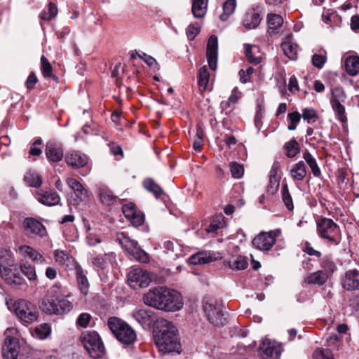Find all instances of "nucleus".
Here are the masks:
<instances>
[{
  "label": "nucleus",
  "mask_w": 359,
  "mask_h": 359,
  "mask_svg": "<svg viewBox=\"0 0 359 359\" xmlns=\"http://www.w3.org/2000/svg\"><path fill=\"white\" fill-rule=\"evenodd\" d=\"M143 302L146 305L166 311H176L183 307L181 294L175 290L163 287L149 290L144 295Z\"/></svg>",
  "instance_id": "obj_1"
},
{
  "label": "nucleus",
  "mask_w": 359,
  "mask_h": 359,
  "mask_svg": "<svg viewBox=\"0 0 359 359\" xmlns=\"http://www.w3.org/2000/svg\"><path fill=\"white\" fill-rule=\"evenodd\" d=\"M154 340L159 351L164 353H180L181 344L178 337V330L170 321L161 319L158 323Z\"/></svg>",
  "instance_id": "obj_2"
},
{
  "label": "nucleus",
  "mask_w": 359,
  "mask_h": 359,
  "mask_svg": "<svg viewBox=\"0 0 359 359\" xmlns=\"http://www.w3.org/2000/svg\"><path fill=\"white\" fill-rule=\"evenodd\" d=\"M69 294L62 292L57 285L53 286L48 295L43 297L39 304L40 309L49 315H63L69 312L73 304L67 299Z\"/></svg>",
  "instance_id": "obj_3"
},
{
  "label": "nucleus",
  "mask_w": 359,
  "mask_h": 359,
  "mask_svg": "<svg viewBox=\"0 0 359 359\" xmlns=\"http://www.w3.org/2000/svg\"><path fill=\"white\" fill-rule=\"evenodd\" d=\"M107 326L114 336L121 344L130 345L137 338L136 332L128 323L117 317H110L107 320Z\"/></svg>",
  "instance_id": "obj_4"
},
{
  "label": "nucleus",
  "mask_w": 359,
  "mask_h": 359,
  "mask_svg": "<svg viewBox=\"0 0 359 359\" xmlns=\"http://www.w3.org/2000/svg\"><path fill=\"white\" fill-rule=\"evenodd\" d=\"M81 341L89 355L95 359L102 358L105 348L100 334L95 331H88L81 336Z\"/></svg>",
  "instance_id": "obj_5"
},
{
  "label": "nucleus",
  "mask_w": 359,
  "mask_h": 359,
  "mask_svg": "<svg viewBox=\"0 0 359 359\" xmlns=\"http://www.w3.org/2000/svg\"><path fill=\"white\" fill-rule=\"evenodd\" d=\"M13 309L17 318L23 324L32 323L38 319V309L30 302L20 299L14 304Z\"/></svg>",
  "instance_id": "obj_6"
},
{
  "label": "nucleus",
  "mask_w": 359,
  "mask_h": 359,
  "mask_svg": "<svg viewBox=\"0 0 359 359\" xmlns=\"http://www.w3.org/2000/svg\"><path fill=\"white\" fill-rule=\"evenodd\" d=\"M317 231L321 238L330 243L338 245L340 243V230L339 226L331 219L322 218L317 223Z\"/></svg>",
  "instance_id": "obj_7"
},
{
  "label": "nucleus",
  "mask_w": 359,
  "mask_h": 359,
  "mask_svg": "<svg viewBox=\"0 0 359 359\" xmlns=\"http://www.w3.org/2000/svg\"><path fill=\"white\" fill-rule=\"evenodd\" d=\"M0 275L13 287H20L24 284V279L18 272V265L15 261L0 263Z\"/></svg>",
  "instance_id": "obj_8"
},
{
  "label": "nucleus",
  "mask_w": 359,
  "mask_h": 359,
  "mask_svg": "<svg viewBox=\"0 0 359 359\" xmlns=\"http://www.w3.org/2000/svg\"><path fill=\"white\" fill-rule=\"evenodd\" d=\"M346 100V95L341 88H335L332 90L330 104L337 118L342 123H346L347 121L345 107L343 105Z\"/></svg>",
  "instance_id": "obj_9"
},
{
  "label": "nucleus",
  "mask_w": 359,
  "mask_h": 359,
  "mask_svg": "<svg viewBox=\"0 0 359 359\" xmlns=\"http://www.w3.org/2000/svg\"><path fill=\"white\" fill-rule=\"evenodd\" d=\"M203 311L208 320L217 327L223 326L226 321L223 313V306L219 304L205 302Z\"/></svg>",
  "instance_id": "obj_10"
},
{
  "label": "nucleus",
  "mask_w": 359,
  "mask_h": 359,
  "mask_svg": "<svg viewBox=\"0 0 359 359\" xmlns=\"http://www.w3.org/2000/svg\"><path fill=\"white\" fill-rule=\"evenodd\" d=\"M118 240L122 247L124 248L129 254L133 255L135 259L142 263H146L149 261L147 254L141 249L136 241L123 234H122L121 238H118Z\"/></svg>",
  "instance_id": "obj_11"
},
{
  "label": "nucleus",
  "mask_w": 359,
  "mask_h": 359,
  "mask_svg": "<svg viewBox=\"0 0 359 359\" xmlns=\"http://www.w3.org/2000/svg\"><path fill=\"white\" fill-rule=\"evenodd\" d=\"M280 229L270 231L269 232H261L252 241V245L261 250H269L274 245L276 238L280 236Z\"/></svg>",
  "instance_id": "obj_12"
},
{
  "label": "nucleus",
  "mask_w": 359,
  "mask_h": 359,
  "mask_svg": "<svg viewBox=\"0 0 359 359\" xmlns=\"http://www.w3.org/2000/svg\"><path fill=\"white\" fill-rule=\"evenodd\" d=\"M128 282L134 289L144 288L149 286L151 278L146 271L137 267L132 269L128 273Z\"/></svg>",
  "instance_id": "obj_13"
},
{
  "label": "nucleus",
  "mask_w": 359,
  "mask_h": 359,
  "mask_svg": "<svg viewBox=\"0 0 359 359\" xmlns=\"http://www.w3.org/2000/svg\"><path fill=\"white\" fill-rule=\"evenodd\" d=\"M131 316L144 329H149L156 320L155 313L151 309H140L131 313Z\"/></svg>",
  "instance_id": "obj_14"
},
{
  "label": "nucleus",
  "mask_w": 359,
  "mask_h": 359,
  "mask_svg": "<svg viewBox=\"0 0 359 359\" xmlns=\"http://www.w3.org/2000/svg\"><path fill=\"white\" fill-rule=\"evenodd\" d=\"M280 346L275 341L264 340L259 347V355L262 359H279Z\"/></svg>",
  "instance_id": "obj_15"
},
{
  "label": "nucleus",
  "mask_w": 359,
  "mask_h": 359,
  "mask_svg": "<svg viewBox=\"0 0 359 359\" xmlns=\"http://www.w3.org/2000/svg\"><path fill=\"white\" fill-rule=\"evenodd\" d=\"M341 285L347 291L359 290V270H347L341 278Z\"/></svg>",
  "instance_id": "obj_16"
},
{
  "label": "nucleus",
  "mask_w": 359,
  "mask_h": 359,
  "mask_svg": "<svg viewBox=\"0 0 359 359\" xmlns=\"http://www.w3.org/2000/svg\"><path fill=\"white\" fill-rule=\"evenodd\" d=\"M206 57L210 68L212 70H215L218 57V41L217 37L215 35H212L208 39Z\"/></svg>",
  "instance_id": "obj_17"
},
{
  "label": "nucleus",
  "mask_w": 359,
  "mask_h": 359,
  "mask_svg": "<svg viewBox=\"0 0 359 359\" xmlns=\"http://www.w3.org/2000/svg\"><path fill=\"white\" fill-rule=\"evenodd\" d=\"M45 154L50 162L60 161L64 156L62 144L53 140L48 141L46 144Z\"/></svg>",
  "instance_id": "obj_18"
},
{
  "label": "nucleus",
  "mask_w": 359,
  "mask_h": 359,
  "mask_svg": "<svg viewBox=\"0 0 359 359\" xmlns=\"http://www.w3.org/2000/svg\"><path fill=\"white\" fill-rule=\"evenodd\" d=\"M20 344L18 339L6 337L2 350L4 359H17L19 353Z\"/></svg>",
  "instance_id": "obj_19"
},
{
  "label": "nucleus",
  "mask_w": 359,
  "mask_h": 359,
  "mask_svg": "<svg viewBox=\"0 0 359 359\" xmlns=\"http://www.w3.org/2000/svg\"><path fill=\"white\" fill-rule=\"evenodd\" d=\"M219 254L212 251H202L191 255L188 262L190 264H204L215 261L219 258Z\"/></svg>",
  "instance_id": "obj_20"
},
{
  "label": "nucleus",
  "mask_w": 359,
  "mask_h": 359,
  "mask_svg": "<svg viewBox=\"0 0 359 359\" xmlns=\"http://www.w3.org/2000/svg\"><path fill=\"white\" fill-rule=\"evenodd\" d=\"M262 20L260 11L252 8L248 10L243 18V25L247 29H255Z\"/></svg>",
  "instance_id": "obj_21"
},
{
  "label": "nucleus",
  "mask_w": 359,
  "mask_h": 359,
  "mask_svg": "<svg viewBox=\"0 0 359 359\" xmlns=\"http://www.w3.org/2000/svg\"><path fill=\"white\" fill-rule=\"evenodd\" d=\"M66 163L72 168H82L88 163V156L79 151H71L66 154Z\"/></svg>",
  "instance_id": "obj_22"
},
{
  "label": "nucleus",
  "mask_w": 359,
  "mask_h": 359,
  "mask_svg": "<svg viewBox=\"0 0 359 359\" xmlns=\"http://www.w3.org/2000/svg\"><path fill=\"white\" fill-rule=\"evenodd\" d=\"M24 227L27 233H32L43 236L46 231L44 226L39 221L33 218H27L24 221Z\"/></svg>",
  "instance_id": "obj_23"
},
{
  "label": "nucleus",
  "mask_w": 359,
  "mask_h": 359,
  "mask_svg": "<svg viewBox=\"0 0 359 359\" xmlns=\"http://www.w3.org/2000/svg\"><path fill=\"white\" fill-rule=\"evenodd\" d=\"M36 198L39 202L48 206L58 204L60 200L57 193L43 190L36 192Z\"/></svg>",
  "instance_id": "obj_24"
},
{
  "label": "nucleus",
  "mask_w": 359,
  "mask_h": 359,
  "mask_svg": "<svg viewBox=\"0 0 359 359\" xmlns=\"http://www.w3.org/2000/svg\"><path fill=\"white\" fill-rule=\"evenodd\" d=\"M224 263L231 269L236 271L244 270L248 266L245 257L241 255H232L228 259L224 260Z\"/></svg>",
  "instance_id": "obj_25"
},
{
  "label": "nucleus",
  "mask_w": 359,
  "mask_h": 359,
  "mask_svg": "<svg viewBox=\"0 0 359 359\" xmlns=\"http://www.w3.org/2000/svg\"><path fill=\"white\" fill-rule=\"evenodd\" d=\"M74 269L79 290L82 294L86 295L89 289V283L88 279L86 275L83 273V270L80 265L76 264Z\"/></svg>",
  "instance_id": "obj_26"
},
{
  "label": "nucleus",
  "mask_w": 359,
  "mask_h": 359,
  "mask_svg": "<svg viewBox=\"0 0 359 359\" xmlns=\"http://www.w3.org/2000/svg\"><path fill=\"white\" fill-rule=\"evenodd\" d=\"M163 248L174 259L183 256L182 246L177 241H165L163 242Z\"/></svg>",
  "instance_id": "obj_27"
},
{
  "label": "nucleus",
  "mask_w": 359,
  "mask_h": 359,
  "mask_svg": "<svg viewBox=\"0 0 359 359\" xmlns=\"http://www.w3.org/2000/svg\"><path fill=\"white\" fill-rule=\"evenodd\" d=\"M283 19L278 14H269L267 16L268 32L272 35L277 33V30L283 25Z\"/></svg>",
  "instance_id": "obj_28"
},
{
  "label": "nucleus",
  "mask_w": 359,
  "mask_h": 359,
  "mask_svg": "<svg viewBox=\"0 0 359 359\" xmlns=\"http://www.w3.org/2000/svg\"><path fill=\"white\" fill-rule=\"evenodd\" d=\"M328 278L329 277L327 276L326 272L318 270L306 277L304 281L308 284L323 285L327 282Z\"/></svg>",
  "instance_id": "obj_29"
},
{
  "label": "nucleus",
  "mask_w": 359,
  "mask_h": 359,
  "mask_svg": "<svg viewBox=\"0 0 359 359\" xmlns=\"http://www.w3.org/2000/svg\"><path fill=\"white\" fill-rule=\"evenodd\" d=\"M290 175L294 181H302L306 176L304 161H300L295 163L290 170Z\"/></svg>",
  "instance_id": "obj_30"
},
{
  "label": "nucleus",
  "mask_w": 359,
  "mask_h": 359,
  "mask_svg": "<svg viewBox=\"0 0 359 359\" xmlns=\"http://www.w3.org/2000/svg\"><path fill=\"white\" fill-rule=\"evenodd\" d=\"M208 0H192L191 11L197 18H203L206 13Z\"/></svg>",
  "instance_id": "obj_31"
},
{
  "label": "nucleus",
  "mask_w": 359,
  "mask_h": 359,
  "mask_svg": "<svg viewBox=\"0 0 359 359\" xmlns=\"http://www.w3.org/2000/svg\"><path fill=\"white\" fill-rule=\"evenodd\" d=\"M303 158L311 168L313 176L316 177H320L321 176V171L317 163L316 158L308 150H306L303 153Z\"/></svg>",
  "instance_id": "obj_32"
},
{
  "label": "nucleus",
  "mask_w": 359,
  "mask_h": 359,
  "mask_svg": "<svg viewBox=\"0 0 359 359\" xmlns=\"http://www.w3.org/2000/svg\"><path fill=\"white\" fill-rule=\"evenodd\" d=\"M281 48L284 54L290 60H294L297 58L298 46L296 43L288 39L282 42Z\"/></svg>",
  "instance_id": "obj_33"
},
{
  "label": "nucleus",
  "mask_w": 359,
  "mask_h": 359,
  "mask_svg": "<svg viewBox=\"0 0 359 359\" xmlns=\"http://www.w3.org/2000/svg\"><path fill=\"white\" fill-rule=\"evenodd\" d=\"M98 194L101 203L106 205H111L117 200V196H115L111 190L106 187L99 188Z\"/></svg>",
  "instance_id": "obj_34"
},
{
  "label": "nucleus",
  "mask_w": 359,
  "mask_h": 359,
  "mask_svg": "<svg viewBox=\"0 0 359 359\" xmlns=\"http://www.w3.org/2000/svg\"><path fill=\"white\" fill-rule=\"evenodd\" d=\"M54 258L56 262L59 263L60 265L66 266L67 267H69L71 264L75 266L76 264L74 263L73 257L70 256L69 253L63 250H55Z\"/></svg>",
  "instance_id": "obj_35"
},
{
  "label": "nucleus",
  "mask_w": 359,
  "mask_h": 359,
  "mask_svg": "<svg viewBox=\"0 0 359 359\" xmlns=\"http://www.w3.org/2000/svg\"><path fill=\"white\" fill-rule=\"evenodd\" d=\"M67 182L79 198L83 200V198L86 197L87 191L79 181L73 178H69Z\"/></svg>",
  "instance_id": "obj_36"
},
{
  "label": "nucleus",
  "mask_w": 359,
  "mask_h": 359,
  "mask_svg": "<svg viewBox=\"0 0 359 359\" xmlns=\"http://www.w3.org/2000/svg\"><path fill=\"white\" fill-rule=\"evenodd\" d=\"M345 67L349 75H357L359 72V57L356 56L348 57L345 61Z\"/></svg>",
  "instance_id": "obj_37"
},
{
  "label": "nucleus",
  "mask_w": 359,
  "mask_h": 359,
  "mask_svg": "<svg viewBox=\"0 0 359 359\" xmlns=\"http://www.w3.org/2000/svg\"><path fill=\"white\" fill-rule=\"evenodd\" d=\"M25 182L32 187L38 188L42 184L41 177L35 171H28L24 177Z\"/></svg>",
  "instance_id": "obj_38"
},
{
  "label": "nucleus",
  "mask_w": 359,
  "mask_h": 359,
  "mask_svg": "<svg viewBox=\"0 0 359 359\" xmlns=\"http://www.w3.org/2000/svg\"><path fill=\"white\" fill-rule=\"evenodd\" d=\"M210 74L205 66L200 68L198 72V84L201 92L205 91L209 83Z\"/></svg>",
  "instance_id": "obj_39"
},
{
  "label": "nucleus",
  "mask_w": 359,
  "mask_h": 359,
  "mask_svg": "<svg viewBox=\"0 0 359 359\" xmlns=\"http://www.w3.org/2000/svg\"><path fill=\"white\" fill-rule=\"evenodd\" d=\"M236 7V0H226L223 4V13L219 16L220 20L222 21L227 20L229 17L233 13Z\"/></svg>",
  "instance_id": "obj_40"
},
{
  "label": "nucleus",
  "mask_w": 359,
  "mask_h": 359,
  "mask_svg": "<svg viewBox=\"0 0 359 359\" xmlns=\"http://www.w3.org/2000/svg\"><path fill=\"white\" fill-rule=\"evenodd\" d=\"M143 187L149 192L158 198L163 193L162 189L151 178L145 179L143 181Z\"/></svg>",
  "instance_id": "obj_41"
},
{
  "label": "nucleus",
  "mask_w": 359,
  "mask_h": 359,
  "mask_svg": "<svg viewBox=\"0 0 359 359\" xmlns=\"http://www.w3.org/2000/svg\"><path fill=\"white\" fill-rule=\"evenodd\" d=\"M20 267V271L29 280H35L36 279L35 269L28 262L22 261Z\"/></svg>",
  "instance_id": "obj_42"
},
{
  "label": "nucleus",
  "mask_w": 359,
  "mask_h": 359,
  "mask_svg": "<svg viewBox=\"0 0 359 359\" xmlns=\"http://www.w3.org/2000/svg\"><path fill=\"white\" fill-rule=\"evenodd\" d=\"M285 149L288 158L294 157L300 151L299 144L294 138L285 144Z\"/></svg>",
  "instance_id": "obj_43"
},
{
  "label": "nucleus",
  "mask_w": 359,
  "mask_h": 359,
  "mask_svg": "<svg viewBox=\"0 0 359 359\" xmlns=\"http://www.w3.org/2000/svg\"><path fill=\"white\" fill-rule=\"evenodd\" d=\"M224 224L225 222L223 217L217 216L212 219L208 227L205 229V231L208 233L216 232L218 229L223 228Z\"/></svg>",
  "instance_id": "obj_44"
},
{
  "label": "nucleus",
  "mask_w": 359,
  "mask_h": 359,
  "mask_svg": "<svg viewBox=\"0 0 359 359\" xmlns=\"http://www.w3.org/2000/svg\"><path fill=\"white\" fill-rule=\"evenodd\" d=\"M320 265L323 269L321 271L326 272L328 277H330L337 269L334 263L327 257H325L321 259Z\"/></svg>",
  "instance_id": "obj_45"
},
{
  "label": "nucleus",
  "mask_w": 359,
  "mask_h": 359,
  "mask_svg": "<svg viewBox=\"0 0 359 359\" xmlns=\"http://www.w3.org/2000/svg\"><path fill=\"white\" fill-rule=\"evenodd\" d=\"M282 199L287 210H292L294 208L292 198L289 193L287 184H283L282 187Z\"/></svg>",
  "instance_id": "obj_46"
},
{
  "label": "nucleus",
  "mask_w": 359,
  "mask_h": 359,
  "mask_svg": "<svg viewBox=\"0 0 359 359\" xmlns=\"http://www.w3.org/2000/svg\"><path fill=\"white\" fill-rule=\"evenodd\" d=\"M229 168L231 176L233 178H241L244 174V168L243 165L237 162H231L229 163Z\"/></svg>",
  "instance_id": "obj_47"
},
{
  "label": "nucleus",
  "mask_w": 359,
  "mask_h": 359,
  "mask_svg": "<svg viewBox=\"0 0 359 359\" xmlns=\"http://www.w3.org/2000/svg\"><path fill=\"white\" fill-rule=\"evenodd\" d=\"M252 48L253 46L250 44L245 43L244 45L245 53L247 60L250 63H253L255 65L259 64L261 62L262 58L260 56H255L253 55Z\"/></svg>",
  "instance_id": "obj_48"
},
{
  "label": "nucleus",
  "mask_w": 359,
  "mask_h": 359,
  "mask_svg": "<svg viewBox=\"0 0 359 359\" xmlns=\"http://www.w3.org/2000/svg\"><path fill=\"white\" fill-rule=\"evenodd\" d=\"M201 27L198 23L191 24L187 28L186 34L189 40L193 41L200 33Z\"/></svg>",
  "instance_id": "obj_49"
},
{
  "label": "nucleus",
  "mask_w": 359,
  "mask_h": 359,
  "mask_svg": "<svg viewBox=\"0 0 359 359\" xmlns=\"http://www.w3.org/2000/svg\"><path fill=\"white\" fill-rule=\"evenodd\" d=\"M41 71L45 78L50 77L52 75V66L43 55L41 57Z\"/></svg>",
  "instance_id": "obj_50"
},
{
  "label": "nucleus",
  "mask_w": 359,
  "mask_h": 359,
  "mask_svg": "<svg viewBox=\"0 0 359 359\" xmlns=\"http://www.w3.org/2000/svg\"><path fill=\"white\" fill-rule=\"evenodd\" d=\"M122 211L125 217L130 220V219L133 217L138 210L136 209L134 203H128L123 205Z\"/></svg>",
  "instance_id": "obj_51"
},
{
  "label": "nucleus",
  "mask_w": 359,
  "mask_h": 359,
  "mask_svg": "<svg viewBox=\"0 0 359 359\" xmlns=\"http://www.w3.org/2000/svg\"><path fill=\"white\" fill-rule=\"evenodd\" d=\"M92 317L88 313H81L76 319V325L77 326L81 327L83 328H86L90 321Z\"/></svg>",
  "instance_id": "obj_52"
},
{
  "label": "nucleus",
  "mask_w": 359,
  "mask_h": 359,
  "mask_svg": "<svg viewBox=\"0 0 359 359\" xmlns=\"http://www.w3.org/2000/svg\"><path fill=\"white\" fill-rule=\"evenodd\" d=\"M313 359H334L329 350L318 348L313 354Z\"/></svg>",
  "instance_id": "obj_53"
},
{
  "label": "nucleus",
  "mask_w": 359,
  "mask_h": 359,
  "mask_svg": "<svg viewBox=\"0 0 359 359\" xmlns=\"http://www.w3.org/2000/svg\"><path fill=\"white\" fill-rule=\"evenodd\" d=\"M326 59L327 57L325 55L315 53L312 56V64L314 67L318 69H322L326 62Z\"/></svg>",
  "instance_id": "obj_54"
},
{
  "label": "nucleus",
  "mask_w": 359,
  "mask_h": 359,
  "mask_svg": "<svg viewBox=\"0 0 359 359\" xmlns=\"http://www.w3.org/2000/svg\"><path fill=\"white\" fill-rule=\"evenodd\" d=\"M19 252L22 256L33 259L37 251L29 245H22L19 248Z\"/></svg>",
  "instance_id": "obj_55"
},
{
  "label": "nucleus",
  "mask_w": 359,
  "mask_h": 359,
  "mask_svg": "<svg viewBox=\"0 0 359 359\" xmlns=\"http://www.w3.org/2000/svg\"><path fill=\"white\" fill-rule=\"evenodd\" d=\"M109 255L105 254L104 256H97L92 258L91 262L93 264L98 268L104 269L107 266V257Z\"/></svg>",
  "instance_id": "obj_56"
},
{
  "label": "nucleus",
  "mask_w": 359,
  "mask_h": 359,
  "mask_svg": "<svg viewBox=\"0 0 359 359\" xmlns=\"http://www.w3.org/2000/svg\"><path fill=\"white\" fill-rule=\"evenodd\" d=\"M14 261L11 250L4 248H0V263L12 262Z\"/></svg>",
  "instance_id": "obj_57"
},
{
  "label": "nucleus",
  "mask_w": 359,
  "mask_h": 359,
  "mask_svg": "<svg viewBox=\"0 0 359 359\" xmlns=\"http://www.w3.org/2000/svg\"><path fill=\"white\" fill-rule=\"evenodd\" d=\"M129 221L133 226L138 227L143 224L144 221V216L141 211L138 210Z\"/></svg>",
  "instance_id": "obj_58"
},
{
  "label": "nucleus",
  "mask_w": 359,
  "mask_h": 359,
  "mask_svg": "<svg viewBox=\"0 0 359 359\" xmlns=\"http://www.w3.org/2000/svg\"><path fill=\"white\" fill-rule=\"evenodd\" d=\"M280 179L269 178L266 191L270 194H274L278 189Z\"/></svg>",
  "instance_id": "obj_59"
},
{
  "label": "nucleus",
  "mask_w": 359,
  "mask_h": 359,
  "mask_svg": "<svg viewBox=\"0 0 359 359\" xmlns=\"http://www.w3.org/2000/svg\"><path fill=\"white\" fill-rule=\"evenodd\" d=\"M35 332L39 338L43 339L50 334V329L47 324H43L40 327H36Z\"/></svg>",
  "instance_id": "obj_60"
},
{
  "label": "nucleus",
  "mask_w": 359,
  "mask_h": 359,
  "mask_svg": "<svg viewBox=\"0 0 359 359\" xmlns=\"http://www.w3.org/2000/svg\"><path fill=\"white\" fill-rule=\"evenodd\" d=\"M280 171V164L278 161H275L270 170L269 178L280 179L279 172Z\"/></svg>",
  "instance_id": "obj_61"
},
{
  "label": "nucleus",
  "mask_w": 359,
  "mask_h": 359,
  "mask_svg": "<svg viewBox=\"0 0 359 359\" xmlns=\"http://www.w3.org/2000/svg\"><path fill=\"white\" fill-rule=\"evenodd\" d=\"M316 117H317V113L315 109H313L312 108H311V109L306 108V109H303L302 118L304 120H307L308 123L310 122L311 119H312L313 118H316Z\"/></svg>",
  "instance_id": "obj_62"
},
{
  "label": "nucleus",
  "mask_w": 359,
  "mask_h": 359,
  "mask_svg": "<svg viewBox=\"0 0 359 359\" xmlns=\"http://www.w3.org/2000/svg\"><path fill=\"white\" fill-rule=\"evenodd\" d=\"M38 79L34 72H31L26 81L25 85L28 89H32L37 83Z\"/></svg>",
  "instance_id": "obj_63"
},
{
  "label": "nucleus",
  "mask_w": 359,
  "mask_h": 359,
  "mask_svg": "<svg viewBox=\"0 0 359 359\" xmlns=\"http://www.w3.org/2000/svg\"><path fill=\"white\" fill-rule=\"evenodd\" d=\"M351 27L355 32H359V17L353 15L351 19Z\"/></svg>",
  "instance_id": "obj_64"
}]
</instances>
